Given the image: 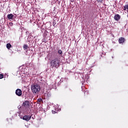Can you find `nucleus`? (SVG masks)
Returning <instances> with one entry per match:
<instances>
[{
  "mask_svg": "<svg viewBox=\"0 0 128 128\" xmlns=\"http://www.w3.org/2000/svg\"><path fill=\"white\" fill-rule=\"evenodd\" d=\"M18 110H22V108L20 106H18Z\"/></svg>",
  "mask_w": 128,
  "mask_h": 128,
  "instance_id": "nucleus-16",
  "label": "nucleus"
},
{
  "mask_svg": "<svg viewBox=\"0 0 128 128\" xmlns=\"http://www.w3.org/2000/svg\"><path fill=\"white\" fill-rule=\"evenodd\" d=\"M33 118V120H34V118Z\"/></svg>",
  "mask_w": 128,
  "mask_h": 128,
  "instance_id": "nucleus-25",
  "label": "nucleus"
},
{
  "mask_svg": "<svg viewBox=\"0 0 128 128\" xmlns=\"http://www.w3.org/2000/svg\"><path fill=\"white\" fill-rule=\"evenodd\" d=\"M30 101L24 100L22 104V106L25 108H30Z\"/></svg>",
  "mask_w": 128,
  "mask_h": 128,
  "instance_id": "nucleus-3",
  "label": "nucleus"
},
{
  "mask_svg": "<svg viewBox=\"0 0 128 128\" xmlns=\"http://www.w3.org/2000/svg\"><path fill=\"white\" fill-rule=\"evenodd\" d=\"M22 120H26V122H28L30 118H32V114L26 115L22 117Z\"/></svg>",
  "mask_w": 128,
  "mask_h": 128,
  "instance_id": "nucleus-4",
  "label": "nucleus"
},
{
  "mask_svg": "<svg viewBox=\"0 0 128 128\" xmlns=\"http://www.w3.org/2000/svg\"><path fill=\"white\" fill-rule=\"evenodd\" d=\"M31 90L34 94H36L40 90V86L38 84H32L31 86Z\"/></svg>",
  "mask_w": 128,
  "mask_h": 128,
  "instance_id": "nucleus-2",
  "label": "nucleus"
},
{
  "mask_svg": "<svg viewBox=\"0 0 128 128\" xmlns=\"http://www.w3.org/2000/svg\"><path fill=\"white\" fill-rule=\"evenodd\" d=\"M16 96H22V90L20 88L16 90Z\"/></svg>",
  "mask_w": 128,
  "mask_h": 128,
  "instance_id": "nucleus-5",
  "label": "nucleus"
},
{
  "mask_svg": "<svg viewBox=\"0 0 128 128\" xmlns=\"http://www.w3.org/2000/svg\"><path fill=\"white\" fill-rule=\"evenodd\" d=\"M12 44L10 43H8L6 45V47L7 48L8 50H10V48H12Z\"/></svg>",
  "mask_w": 128,
  "mask_h": 128,
  "instance_id": "nucleus-9",
  "label": "nucleus"
},
{
  "mask_svg": "<svg viewBox=\"0 0 128 128\" xmlns=\"http://www.w3.org/2000/svg\"><path fill=\"white\" fill-rule=\"evenodd\" d=\"M71 2H74V0H70Z\"/></svg>",
  "mask_w": 128,
  "mask_h": 128,
  "instance_id": "nucleus-22",
  "label": "nucleus"
},
{
  "mask_svg": "<svg viewBox=\"0 0 128 128\" xmlns=\"http://www.w3.org/2000/svg\"><path fill=\"white\" fill-rule=\"evenodd\" d=\"M23 48L26 50H28V44H24L23 46Z\"/></svg>",
  "mask_w": 128,
  "mask_h": 128,
  "instance_id": "nucleus-10",
  "label": "nucleus"
},
{
  "mask_svg": "<svg viewBox=\"0 0 128 128\" xmlns=\"http://www.w3.org/2000/svg\"><path fill=\"white\" fill-rule=\"evenodd\" d=\"M82 88H84V86H83V87H82Z\"/></svg>",
  "mask_w": 128,
  "mask_h": 128,
  "instance_id": "nucleus-23",
  "label": "nucleus"
},
{
  "mask_svg": "<svg viewBox=\"0 0 128 128\" xmlns=\"http://www.w3.org/2000/svg\"><path fill=\"white\" fill-rule=\"evenodd\" d=\"M56 20H54V22H52L53 26H56Z\"/></svg>",
  "mask_w": 128,
  "mask_h": 128,
  "instance_id": "nucleus-13",
  "label": "nucleus"
},
{
  "mask_svg": "<svg viewBox=\"0 0 128 128\" xmlns=\"http://www.w3.org/2000/svg\"><path fill=\"white\" fill-rule=\"evenodd\" d=\"M125 41H126V39H124V38L122 37H121L120 38H119V39H118L119 44H124Z\"/></svg>",
  "mask_w": 128,
  "mask_h": 128,
  "instance_id": "nucleus-7",
  "label": "nucleus"
},
{
  "mask_svg": "<svg viewBox=\"0 0 128 128\" xmlns=\"http://www.w3.org/2000/svg\"><path fill=\"white\" fill-rule=\"evenodd\" d=\"M127 10V12H128V4L125 5L124 6V10Z\"/></svg>",
  "mask_w": 128,
  "mask_h": 128,
  "instance_id": "nucleus-11",
  "label": "nucleus"
},
{
  "mask_svg": "<svg viewBox=\"0 0 128 128\" xmlns=\"http://www.w3.org/2000/svg\"><path fill=\"white\" fill-rule=\"evenodd\" d=\"M42 98H38V102H42Z\"/></svg>",
  "mask_w": 128,
  "mask_h": 128,
  "instance_id": "nucleus-15",
  "label": "nucleus"
},
{
  "mask_svg": "<svg viewBox=\"0 0 128 128\" xmlns=\"http://www.w3.org/2000/svg\"><path fill=\"white\" fill-rule=\"evenodd\" d=\"M4 78V75L2 74H0V79L2 78Z\"/></svg>",
  "mask_w": 128,
  "mask_h": 128,
  "instance_id": "nucleus-18",
  "label": "nucleus"
},
{
  "mask_svg": "<svg viewBox=\"0 0 128 128\" xmlns=\"http://www.w3.org/2000/svg\"><path fill=\"white\" fill-rule=\"evenodd\" d=\"M46 96H48V98L49 96H50V94L48 93L47 94H46Z\"/></svg>",
  "mask_w": 128,
  "mask_h": 128,
  "instance_id": "nucleus-19",
  "label": "nucleus"
},
{
  "mask_svg": "<svg viewBox=\"0 0 128 128\" xmlns=\"http://www.w3.org/2000/svg\"><path fill=\"white\" fill-rule=\"evenodd\" d=\"M114 20H117V22H118V20H120V14H116L114 16Z\"/></svg>",
  "mask_w": 128,
  "mask_h": 128,
  "instance_id": "nucleus-6",
  "label": "nucleus"
},
{
  "mask_svg": "<svg viewBox=\"0 0 128 128\" xmlns=\"http://www.w3.org/2000/svg\"><path fill=\"white\" fill-rule=\"evenodd\" d=\"M58 54H60V56H62V50H58Z\"/></svg>",
  "mask_w": 128,
  "mask_h": 128,
  "instance_id": "nucleus-12",
  "label": "nucleus"
},
{
  "mask_svg": "<svg viewBox=\"0 0 128 128\" xmlns=\"http://www.w3.org/2000/svg\"><path fill=\"white\" fill-rule=\"evenodd\" d=\"M18 114V116H20V114H22V112H17L16 114Z\"/></svg>",
  "mask_w": 128,
  "mask_h": 128,
  "instance_id": "nucleus-14",
  "label": "nucleus"
},
{
  "mask_svg": "<svg viewBox=\"0 0 128 128\" xmlns=\"http://www.w3.org/2000/svg\"><path fill=\"white\" fill-rule=\"evenodd\" d=\"M52 114H56V111H54V110H52Z\"/></svg>",
  "mask_w": 128,
  "mask_h": 128,
  "instance_id": "nucleus-20",
  "label": "nucleus"
},
{
  "mask_svg": "<svg viewBox=\"0 0 128 128\" xmlns=\"http://www.w3.org/2000/svg\"><path fill=\"white\" fill-rule=\"evenodd\" d=\"M22 112H24V111H22Z\"/></svg>",
  "mask_w": 128,
  "mask_h": 128,
  "instance_id": "nucleus-24",
  "label": "nucleus"
},
{
  "mask_svg": "<svg viewBox=\"0 0 128 128\" xmlns=\"http://www.w3.org/2000/svg\"><path fill=\"white\" fill-rule=\"evenodd\" d=\"M50 64L52 68H58L59 66H60V59L58 58L52 59L50 62Z\"/></svg>",
  "mask_w": 128,
  "mask_h": 128,
  "instance_id": "nucleus-1",
  "label": "nucleus"
},
{
  "mask_svg": "<svg viewBox=\"0 0 128 128\" xmlns=\"http://www.w3.org/2000/svg\"><path fill=\"white\" fill-rule=\"evenodd\" d=\"M9 26H14V23L10 22L9 23Z\"/></svg>",
  "mask_w": 128,
  "mask_h": 128,
  "instance_id": "nucleus-17",
  "label": "nucleus"
},
{
  "mask_svg": "<svg viewBox=\"0 0 128 128\" xmlns=\"http://www.w3.org/2000/svg\"><path fill=\"white\" fill-rule=\"evenodd\" d=\"M97 2H102L103 0H96Z\"/></svg>",
  "mask_w": 128,
  "mask_h": 128,
  "instance_id": "nucleus-21",
  "label": "nucleus"
},
{
  "mask_svg": "<svg viewBox=\"0 0 128 128\" xmlns=\"http://www.w3.org/2000/svg\"><path fill=\"white\" fill-rule=\"evenodd\" d=\"M7 18L8 20H14V16L12 14H10L7 15Z\"/></svg>",
  "mask_w": 128,
  "mask_h": 128,
  "instance_id": "nucleus-8",
  "label": "nucleus"
}]
</instances>
